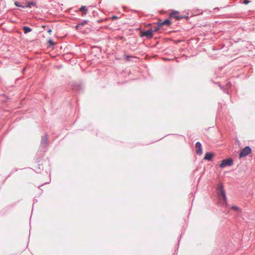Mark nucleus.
Here are the masks:
<instances>
[{
  "label": "nucleus",
  "mask_w": 255,
  "mask_h": 255,
  "mask_svg": "<svg viewBox=\"0 0 255 255\" xmlns=\"http://www.w3.org/2000/svg\"><path fill=\"white\" fill-rule=\"evenodd\" d=\"M196 151L197 154L201 155L202 153V145L200 142H196L195 144Z\"/></svg>",
  "instance_id": "obj_6"
},
{
  "label": "nucleus",
  "mask_w": 255,
  "mask_h": 255,
  "mask_svg": "<svg viewBox=\"0 0 255 255\" xmlns=\"http://www.w3.org/2000/svg\"><path fill=\"white\" fill-rule=\"evenodd\" d=\"M243 2L244 3L247 4L250 2V1H249L248 0H244Z\"/></svg>",
  "instance_id": "obj_16"
},
{
  "label": "nucleus",
  "mask_w": 255,
  "mask_h": 255,
  "mask_svg": "<svg viewBox=\"0 0 255 255\" xmlns=\"http://www.w3.org/2000/svg\"><path fill=\"white\" fill-rule=\"evenodd\" d=\"M51 31H52L51 29H49V30H48V32L50 34H51Z\"/></svg>",
  "instance_id": "obj_19"
},
{
  "label": "nucleus",
  "mask_w": 255,
  "mask_h": 255,
  "mask_svg": "<svg viewBox=\"0 0 255 255\" xmlns=\"http://www.w3.org/2000/svg\"><path fill=\"white\" fill-rule=\"evenodd\" d=\"M49 43H50L51 45H53V44H54L52 40H50V41H49Z\"/></svg>",
  "instance_id": "obj_20"
},
{
  "label": "nucleus",
  "mask_w": 255,
  "mask_h": 255,
  "mask_svg": "<svg viewBox=\"0 0 255 255\" xmlns=\"http://www.w3.org/2000/svg\"><path fill=\"white\" fill-rule=\"evenodd\" d=\"M251 148L249 146L245 147L240 152V157H244L247 156L251 152Z\"/></svg>",
  "instance_id": "obj_1"
},
{
  "label": "nucleus",
  "mask_w": 255,
  "mask_h": 255,
  "mask_svg": "<svg viewBox=\"0 0 255 255\" xmlns=\"http://www.w3.org/2000/svg\"><path fill=\"white\" fill-rule=\"evenodd\" d=\"M231 209L238 212H241V210L236 206H232Z\"/></svg>",
  "instance_id": "obj_11"
},
{
  "label": "nucleus",
  "mask_w": 255,
  "mask_h": 255,
  "mask_svg": "<svg viewBox=\"0 0 255 255\" xmlns=\"http://www.w3.org/2000/svg\"><path fill=\"white\" fill-rule=\"evenodd\" d=\"M152 33V29H149L148 30L143 32L141 34V36H146L148 38H151L153 35Z\"/></svg>",
  "instance_id": "obj_5"
},
{
  "label": "nucleus",
  "mask_w": 255,
  "mask_h": 255,
  "mask_svg": "<svg viewBox=\"0 0 255 255\" xmlns=\"http://www.w3.org/2000/svg\"><path fill=\"white\" fill-rule=\"evenodd\" d=\"M23 29L24 33H27L31 31V29L27 26H24Z\"/></svg>",
  "instance_id": "obj_9"
},
{
  "label": "nucleus",
  "mask_w": 255,
  "mask_h": 255,
  "mask_svg": "<svg viewBox=\"0 0 255 255\" xmlns=\"http://www.w3.org/2000/svg\"><path fill=\"white\" fill-rule=\"evenodd\" d=\"M80 10L82 12V13L83 14H86L87 11V8L85 6H82L80 9Z\"/></svg>",
  "instance_id": "obj_10"
},
{
  "label": "nucleus",
  "mask_w": 255,
  "mask_h": 255,
  "mask_svg": "<svg viewBox=\"0 0 255 255\" xmlns=\"http://www.w3.org/2000/svg\"><path fill=\"white\" fill-rule=\"evenodd\" d=\"M130 57H130V56H126V59H127V60H128V61H129V60H130Z\"/></svg>",
  "instance_id": "obj_17"
},
{
  "label": "nucleus",
  "mask_w": 255,
  "mask_h": 255,
  "mask_svg": "<svg viewBox=\"0 0 255 255\" xmlns=\"http://www.w3.org/2000/svg\"><path fill=\"white\" fill-rule=\"evenodd\" d=\"M161 26H160L159 23H158V24L157 26H154L152 29L153 31H157L159 29V27Z\"/></svg>",
  "instance_id": "obj_13"
},
{
  "label": "nucleus",
  "mask_w": 255,
  "mask_h": 255,
  "mask_svg": "<svg viewBox=\"0 0 255 255\" xmlns=\"http://www.w3.org/2000/svg\"><path fill=\"white\" fill-rule=\"evenodd\" d=\"M14 4L15 5H16L17 6H19V7H22L23 6L21 5L17 1H15L14 2Z\"/></svg>",
  "instance_id": "obj_14"
},
{
  "label": "nucleus",
  "mask_w": 255,
  "mask_h": 255,
  "mask_svg": "<svg viewBox=\"0 0 255 255\" xmlns=\"http://www.w3.org/2000/svg\"><path fill=\"white\" fill-rule=\"evenodd\" d=\"M218 190L219 191V195L222 197L223 200L226 201L227 199L225 192L224 190L223 186L222 184L219 185L218 187Z\"/></svg>",
  "instance_id": "obj_4"
},
{
  "label": "nucleus",
  "mask_w": 255,
  "mask_h": 255,
  "mask_svg": "<svg viewBox=\"0 0 255 255\" xmlns=\"http://www.w3.org/2000/svg\"><path fill=\"white\" fill-rule=\"evenodd\" d=\"M170 17L174 18L176 20H180L185 17V16L180 15L179 12L178 11H174L170 13ZM186 18H187V16L186 17Z\"/></svg>",
  "instance_id": "obj_2"
},
{
  "label": "nucleus",
  "mask_w": 255,
  "mask_h": 255,
  "mask_svg": "<svg viewBox=\"0 0 255 255\" xmlns=\"http://www.w3.org/2000/svg\"><path fill=\"white\" fill-rule=\"evenodd\" d=\"M87 23V21L85 20L84 21L82 22V23H79L80 24V25L81 26H83V25H84L85 24H86V23Z\"/></svg>",
  "instance_id": "obj_15"
},
{
  "label": "nucleus",
  "mask_w": 255,
  "mask_h": 255,
  "mask_svg": "<svg viewBox=\"0 0 255 255\" xmlns=\"http://www.w3.org/2000/svg\"><path fill=\"white\" fill-rule=\"evenodd\" d=\"M214 156V154L211 152L206 153L204 156V159L207 160H211Z\"/></svg>",
  "instance_id": "obj_7"
},
{
  "label": "nucleus",
  "mask_w": 255,
  "mask_h": 255,
  "mask_svg": "<svg viewBox=\"0 0 255 255\" xmlns=\"http://www.w3.org/2000/svg\"><path fill=\"white\" fill-rule=\"evenodd\" d=\"M35 5V3L34 2H29L28 3V5H27L22 6V7H31V5Z\"/></svg>",
  "instance_id": "obj_12"
},
{
  "label": "nucleus",
  "mask_w": 255,
  "mask_h": 255,
  "mask_svg": "<svg viewBox=\"0 0 255 255\" xmlns=\"http://www.w3.org/2000/svg\"><path fill=\"white\" fill-rule=\"evenodd\" d=\"M80 24H77V25L76 26V29H78V27H80Z\"/></svg>",
  "instance_id": "obj_18"
},
{
  "label": "nucleus",
  "mask_w": 255,
  "mask_h": 255,
  "mask_svg": "<svg viewBox=\"0 0 255 255\" xmlns=\"http://www.w3.org/2000/svg\"><path fill=\"white\" fill-rule=\"evenodd\" d=\"M159 24H160V26H161L163 25H166L168 26L171 24V21L168 19H166L164 21L160 22Z\"/></svg>",
  "instance_id": "obj_8"
},
{
  "label": "nucleus",
  "mask_w": 255,
  "mask_h": 255,
  "mask_svg": "<svg viewBox=\"0 0 255 255\" xmlns=\"http://www.w3.org/2000/svg\"><path fill=\"white\" fill-rule=\"evenodd\" d=\"M233 160L231 159H226L222 160V163L220 165V167L221 168L225 167L226 166H230L233 164Z\"/></svg>",
  "instance_id": "obj_3"
}]
</instances>
